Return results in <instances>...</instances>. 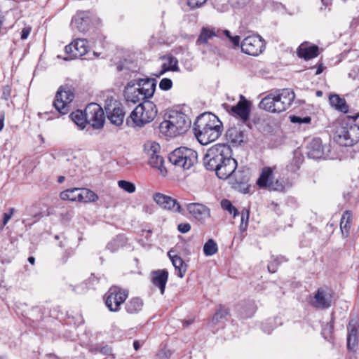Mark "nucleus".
Listing matches in <instances>:
<instances>
[{
	"mask_svg": "<svg viewBox=\"0 0 359 359\" xmlns=\"http://www.w3.org/2000/svg\"><path fill=\"white\" fill-rule=\"evenodd\" d=\"M231 151L226 144L211 147L203 157L204 166L208 170L215 171L219 179H227L237 168V161L232 158Z\"/></svg>",
	"mask_w": 359,
	"mask_h": 359,
	"instance_id": "obj_1",
	"label": "nucleus"
},
{
	"mask_svg": "<svg viewBox=\"0 0 359 359\" xmlns=\"http://www.w3.org/2000/svg\"><path fill=\"white\" fill-rule=\"evenodd\" d=\"M223 126L221 121L212 113H204L194 123V133L198 142L206 145L221 135Z\"/></svg>",
	"mask_w": 359,
	"mask_h": 359,
	"instance_id": "obj_2",
	"label": "nucleus"
},
{
	"mask_svg": "<svg viewBox=\"0 0 359 359\" xmlns=\"http://www.w3.org/2000/svg\"><path fill=\"white\" fill-rule=\"evenodd\" d=\"M294 98L295 94L292 90L279 89L262 98L259 107L270 113H281L290 108Z\"/></svg>",
	"mask_w": 359,
	"mask_h": 359,
	"instance_id": "obj_3",
	"label": "nucleus"
},
{
	"mask_svg": "<svg viewBox=\"0 0 359 359\" xmlns=\"http://www.w3.org/2000/svg\"><path fill=\"white\" fill-rule=\"evenodd\" d=\"M355 121L348 118L334 123L333 138L337 144L351 147L359 141V126Z\"/></svg>",
	"mask_w": 359,
	"mask_h": 359,
	"instance_id": "obj_4",
	"label": "nucleus"
},
{
	"mask_svg": "<svg viewBox=\"0 0 359 359\" xmlns=\"http://www.w3.org/2000/svg\"><path fill=\"white\" fill-rule=\"evenodd\" d=\"M191 126L189 116L178 111H170L165 119L161 123L159 129L161 133L168 137H175L185 133Z\"/></svg>",
	"mask_w": 359,
	"mask_h": 359,
	"instance_id": "obj_5",
	"label": "nucleus"
},
{
	"mask_svg": "<svg viewBox=\"0 0 359 359\" xmlns=\"http://www.w3.org/2000/svg\"><path fill=\"white\" fill-rule=\"evenodd\" d=\"M157 114L156 105L149 101L138 104L126 118V124L133 128H142L151 122Z\"/></svg>",
	"mask_w": 359,
	"mask_h": 359,
	"instance_id": "obj_6",
	"label": "nucleus"
},
{
	"mask_svg": "<svg viewBox=\"0 0 359 359\" xmlns=\"http://www.w3.org/2000/svg\"><path fill=\"white\" fill-rule=\"evenodd\" d=\"M170 162L183 170H189L198 161L196 151L188 147H179L172 151L168 156Z\"/></svg>",
	"mask_w": 359,
	"mask_h": 359,
	"instance_id": "obj_7",
	"label": "nucleus"
},
{
	"mask_svg": "<svg viewBox=\"0 0 359 359\" xmlns=\"http://www.w3.org/2000/svg\"><path fill=\"white\" fill-rule=\"evenodd\" d=\"M74 99V94L69 86H60L55 94L53 104L60 114H67Z\"/></svg>",
	"mask_w": 359,
	"mask_h": 359,
	"instance_id": "obj_8",
	"label": "nucleus"
},
{
	"mask_svg": "<svg viewBox=\"0 0 359 359\" xmlns=\"http://www.w3.org/2000/svg\"><path fill=\"white\" fill-rule=\"evenodd\" d=\"M128 292L117 286L111 287L105 294V305L111 312H117L126 300Z\"/></svg>",
	"mask_w": 359,
	"mask_h": 359,
	"instance_id": "obj_9",
	"label": "nucleus"
},
{
	"mask_svg": "<svg viewBox=\"0 0 359 359\" xmlns=\"http://www.w3.org/2000/svg\"><path fill=\"white\" fill-rule=\"evenodd\" d=\"M257 184L259 188H267L271 191H283L285 189L283 180L274 181L273 170L270 167H264L262 170L260 176L257 180Z\"/></svg>",
	"mask_w": 359,
	"mask_h": 359,
	"instance_id": "obj_10",
	"label": "nucleus"
},
{
	"mask_svg": "<svg viewBox=\"0 0 359 359\" xmlns=\"http://www.w3.org/2000/svg\"><path fill=\"white\" fill-rule=\"evenodd\" d=\"M242 51L248 55L257 56L265 48V41L259 35L252 34L246 36L241 44Z\"/></svg>",
	"mask_w": 359,
	"mask_h": 359,
	"instance_id": "obj_11",
	"label": "nucleus"
},
{
	"mask_svg": "<svg viewBox=\"0 0 359 359\" xmlns=\"http://www.w3.org/2000/svg\"><path fill=\"white\" fill-rule=\"evenodd\" d=\"M104 109L108 119L112 124L116 126H120L123 124L126 112L118 101L112 99L107 100Z\"/></svg>",
	"mask_w": 359,
	"mask_h": 359,
	"instance_id": "obj_12",
	"label": "nucleus"
},
{
	"mask_svg": "<svg viewBox=\"0 0 359 359\" xmlns=\"http://www.w3.org/2000/svg\"><path fill=\"white\" fill-rule=\"evenodd\" d=\"M85 113L88 123L94 128L100 129L103 127L104 113L102 108L98 104L92 102L88 104L85 109Z\"/></svg>",
	"mask_w": 359,
	"mask_h": 359,
	"instance_id": "obj_13",
	"label": "nucleus"
},
{
	"mask_svg": "<svg viewBox=\"0 0 359 359\" xmlns=\"http://www.w3.org/2000/svg\"><path fill=\"white\" fill-rule=\"evenodd\" d=\"M153 199L161 208L173 213L184 215V210L180 203L171 196L161 193H155Z\"/></svg>",
	"mask_w": 359,
	"mask_h": 359,
	"instance_id": "obj_14",
	"label": "nucleus"
},
{
	"mask_svg": "<svg viewBox=\"0 0 359 359\" xmlns=\"http://www.w3.org/2000/svg\"><path fill=\"white\" fill-rule=\"evenodd\" d=\"M93 14L88 11L77 12L72 20V26L80 32H86L93 23Z\"/></svg>",
	"mask_w": 359,
	"mask_h": 359,
	"instance_id": "obj_15",
	"label": "nucleus"
},
{
	"mask_svg": "<svg viewBox=\"0 0 359 359\" xmlns=\"http://www.w3.org/2000/svg\"><path fill=\"white\" fill-rule=\"evenodd\" d=\"M65 53L69 55L65 60H70L84 55L88 51V42L85 39H76L65 48Z\"/></svg>",
	"mask_w": 359,
	"mask_h": 359,
	"instance_id": "obj_16",
	"label": "nucleus"
},
{
	"mask_svg": "<svg viewBox=\"0 0 359 359\" xmlns=\"http://www.w3.org/2000/svg\"><path fill=\"white\" fill-rule=\"evenodd\" d=\"M189 213L197 221L204 223L210 217V210L202 203H191L187 205Z\"/></svg>",
	"mask_w": 359,
	"mask_h": 359,
	"instance_id": "obj_17",
	"label": "nucleus"
},
{
	"mask_svg": "<svg viewBox=\"0 0 359 359\" xmlns=\"http://www.w3.org/2000/svg\"><path fill=\"white\" fill-rule=\"evenodd\" d=\"M359 319L352 318L347 325V348L355 351L358 344Z\"/></svg>",
	"mask_w": 359,
	"mask_h": 359,
	"instance_id": "obj_18",
	"label": "nucleus"
},
{
	"mask_svg": "<svg viewBox=\"0 0 359 359\" xmlns=\"http://www.w3.org/2000/svg\"><path fill=\"white\" fill-rule=\"evenodd\" d=\"M124 96L127 102L137 103L146 100L135 81H130L125 88Z\"/></svg>",
	"mask_w": 359,
	"mask_h": 359,
	"instance_id": "obj_19",
	"label": "nucleus"
},
{
	"mask_svg": "<svg viewBox=\"0 0 359 359\" xmlns=\"http://www.w3.org/2000/svg\"><path fill=\"white\" fill-rule=\"evenodd\" d=\"M307 156L310 158L318 159L325 158V151H330L329 146H323L319 138L313 139L307 145Z\"/></svg>",
	"mask_w": 359,
	"mask_h": 359,
	"instance_id": "obj_20",
	"label": "nucleus"
},
{
	"mask_svg": "<svg viewBox=\"0 0 359 359\" xmlns=\"http://www.w3.org/2000/svg\"><path fill=\"white\" fill-rule=\"evenodd\" d=\"M331 295L325 290L320 288L313 297L312 305L320 309H327L331 306Z\"/></svg>",
	"mask_w": 359,
	"mask_h": 359,
	"instance_id": "obj_21",
	"label": "nucleus"
},
{
	"mask_svg": "<svg viewBox=\"0 0 359 359\" xmlns=\"http://www.w3.org/2000/svg\"><path fill=\"white\" fill-rule=\"evenodd\" d=\"M250 103L241 95V100L231 108V111L238 116L244 122L249 118Z\"/></svg>",
	"mask_w": 359,
	"mask_h": 359,
	"instance_id": "obj_22",
	"label": "nucleus"
},
{
	"mask_svg": "<svg viewBox=\"0 0 359 359\" xmlns=\"http://www.w3.org/2000/svg\"><path fill=\"white\" fill-rule=\"evenodd\" d=\"M146 99L153 96L156 89V80L154 79H140L135 81Z\"/></svg>",
	"mask_w": 359,
	"mask_h": 359,
	"instance_id": "obj_23",
	"label": "nucleus"
},
{
	"mask_svg": "<svg viewBox=\"0 0 359 359\" xmlns=\"http://www.w3.org/2000/svg\"><path fill=\"white\" fill-rule=\"evenodd\" d=\"M168 278V273L165 270H158L152 273V283L158 287L162 294L165 292Z\"/></svg>",
	"mask_w": 359,
	"mask_h": 359,
	"instance_id": "obj_24",
	"label": "nucleus"
},
{
	"mask_svg": "<svg viewBox=\"0 0 359 359\" xmlns=\"http://www.w3.org/2000/svg\"><path fill=\"white\" fill-rule=\"evenodd\" d=\"M298 55L305 60H310L316 57L318 55V47L317 46H310L302 44L297 50Z\"/></svg>",
	"mask_w": 359,
	"mask_h": 359,
	"instance_id": "obj_25",
	"label": "nucleus"
},
{
	"mask_svg": "<svg viewBox=\"0 0 359 359\" xmlns=\"http://www.w3.org/2000/svg\"><path fill=\"white\" fill-rule=\"evenodd\" d=\"M143 305L142 299L139 297H133L126 303L125 309L129 314H137L142 310Z\"/></svg>",
	"mask_w": 359,
	"mask_h": 359,
	"instance_id": "obj_26",
	"label": "nucleus"
},
{
	"mask_svg": "<svg viewBox=\"0 0 359 359\" xmlns=\"http://www.w3.org/2000/svg\"><path fill=\"white\" fill-rule=\"evenodd\" d=\"M165 62L162 65L161 70L158 76L163 75L168 71L178 72L180 70L178 60L175 57L169 55L165 57Z\"/></svg>",
	"mask_w": 359,
	"mask_h": 359,
	"instance_id": "obj_27",
	"label": "nucleus"
},
{
	"mask_svg": "<svg viewBox=\"0 0 359 359\" xmlns=\"http://www.w3.org/2000/svg\"><path fill=\"white\" fill-rule=\"evenodd\" d=\"M168 255L172 261L177 276L180 278H183L187 271V264L183 259L178 255H171V252H168Z\"/></svg>",
	"mask_w": 359,
	"mask_h": 359,
	"instance_id": "obj_28",
	"label": "nucleus"
},
{
	"mask_svg": "<svg viewBox=\"0 0 359 359\" xmlns=\"http://www.w3.org/2000/svg\"><path fill=\"white\" fill-rule=\"evenodd\" d=\"M226 137L230 142L235 144H241L244 142L245 135L243 131L236 127H232L226 131Z\"/></svg>",
	"mask_w": 359,
	"mask_h": 359,
	"instance_id": "obj_29",
	"label": "nucleus"
},
{
	"mask_svg": "<svg viewBox=\"0 0 359 359\" xmlns=\"http://www.w3.org/2000/svg\"><path fill=\"white\" fill-rule=\"evenodd\" d=\"M98 200V196L92 190L86 188H80L79 202L92 203Z\"/></svg>",
	"mask_w": 359,
	"mask_h": 359,
	"instance_id": "obj_30",
	"label": "nucleus"
},
{
	"mask_svg": "<svg viewBox=\"0 0 359 359\" xmlns=\"http://www.w3.org/2000/svg\"><path fill=\"white\" fill-rule=\"evenodd\" d=\"M69 117L81 130H83L86 127V123H88L86 113L81 110H76L71 113Z\"/></svg>",
	"mask_w": 359,
	"mask_h": 359,
	"instance_id": "obj_31",
	"label": "nucleus"
},
{
	"mask_svg": "<svg viewBox=\"0 0 359 359\" xmlns=\"http://www.w3.org/2000/svg\"><path fill=\"white\" fill-rule=\"evenodd\" d=\"M148 163L151 167L157 169L162 176L166 175L167 170L164 166V159L162 156L158 154L155 157H151V160H148Z\"/></svg>",
	"mask_w": 359,
	"mask_h": 359,
	"instance_id": "obj_32",
	"label": "nucleus"
},
{
	"mask_svg": "<svg viewBox=\"0 0 359 359\" xmlns=\"http://www.w3.org/2000/svg\"><path fill=\"white\" fill-rule=\"evenodd\" d=\"M330 104L337 109L346 113L348 111V106L346 104L344 99L341 98L337 95H332L329 97Z\"/></svg>",
	"mask_w": 359,
	"mask_h": 359,
	"instance_id": "obj_33",
	"label": "nucleus"
},
{
	"mask_svg": "<svg viewBox=\"0 0 359 359\" xmlns=\"http://www.w3.org/2000/svg\"><path fill=\"white\" fill-rule=\"evenodd\" d=\"M160 149V145L155 142L149 141L144 145V151L147 156L148 160H151V157H155L158 155Z\"/></svg>",
	"mask_w": 359,
	"mask_h": 359,
	"instance_id": "obj_34",
	"label": "nucleus"
},
{
	"mask_svg": "<svg viewBox=\"0 0 359 359\" xmlns=\"http://www.w3.org/2000/svg\"><path fill=\"white\" fill-rule=\"evenodd\" d=\"M351 221V213L350 211H345L341 218L340 222V229L341 231L342 234L347 237L349 233L350 229V222Z\"/></svg>",
	"mask_w": 359,
	"mask_h": 359,
	"instance_id": "obj_35",
	"label": "nucleus"
},
{
	"mask_svg": "<svg viewBox=\"0 0 359 359\" xmlns=\"http://www.w3.org/2000/svg\"><path fill=\"white\" fill-rule=\"evenodd\" d=\"M80 188L67 189L60 193V198L62 200L79 201Z\"/></svg>",
	"mask_w": 359,
	"mask_h": 359,
	"instance_id": "obj_36",
	"label": "nucleus"
},
{
	"mask_svg": "<svg viewBox=\"0 0 359 359\" xmlns=\"http://www.w3.org/2000/svg\"><path fill=\"white\" fill-rule=\"evenodd\" d=\"M218 250L217 244L213 239H209L203 246V252L206 256H212Z\"/></svg>",
	"mask_w": 359,
	"mask_h": 359,
	"instance_id": "obj_37",
	"label": "nucleus"
},
{
	"mask_svg": "<svg viewBox=\"0 0 359 359\" xmlns=\"http://www.w3.org/2000/svg\"><path fill=\"white\" fill-rule=\"evenodd\" d=\"M234 170L233 172L229 176L233 177L235 179V181L237 184H245L248 182L249 176L248 174L243 170Z\"/></svg>",
	"mask_w": 359,
	"mask_h": 359,
	"instance_id": "obj_38",
	"label": "nucleus"
},
{
	"mask_svg": "<svg viewBox=\"0 0 359 359\" xmlns=\"http://www.w3.org/2000/svg\"><path fill=\"white\" fill-rule=\"evenodd\" d=\"M214 35L215 33L213 31L203 28L196 42L198 44L205 43L208 39H211Z\"/></svg>",
	"mask_w": 359,
	"mask_h": 359,
	"instance_id": "obj_39",
	"label": "nucleus"
},
{
	"mask_svg": "<svg viewBox=\"0 0 359 359\" xmlns=\"http://www.w3.org/2000/svg\"><path fill=\"white\" fill-rule=\"evenodd\" d=\"M271 259L272 260L268 265V270L271 273H275L277 271V267L278 264H280L283 262L287 261V259L282 256L276 257L273 256Z\"/></svg>",
	"mask_w": 359,
	"mask_h": 359,
	"instance_id": "obj_40",
	"label": "nucleus"
},
{
	"mask_svg": "<svg viewBox=\"0 0 359 359\" xmlns=\"http://www.w3.org/2000/svg\"><path fill=\"white\" fill-rule=\"evenodd\" d=\"M222 208L228 211L230 214H233V217L238 215V210L232 205L231 202L227 199H223L221 201Z\"/></svg>",
	"mask_w": 359,
	"mask_h": 359,
	"instance_id": "obj_41",
	"label": "nucleus"
},
{
	"mask_svg": "<svg viewBox=\"0 0 359 359\" xmlns=\"http://www.w3.org/2000/svg\"><path fill=\"white\" fill-rule=\"evenodd\" d=\"M118 185L121 189L129 194H133L136 190L135 184L126 180H119Z\"/></svg>",
	"mask_w": 359,
	"mask_h": 359,
	"instance_id": "obj_42",
	"label": "nucleus"
},
{
	"mask_svg": "<svg viewBox=\"0 0 359 359\" xmlns=\"http://www.w3.org/2000/svg\"><path fill=\"white\" fill-rule=\"evenodd\" d=\"M229 312L224 307L220 306L218 311L212 317V322L214 323H218L221 319L225 318L228 315Z\"/></svg>",
	"mask_w": 359,
	"mask_h": 359,
	"instance_id": "obj_43",
	"label": "nucleus"
},
{
	"mask_svg": "<svg viewBox=\"0 0 359 359\" xmlns=\"http://www.w3.org/2000/svg\"><path fill=\"white\" fill-rule=\"evenodd\" d=\"M290 121L294 123L309 124L311 123V118L309 116L300 117L297 116H290Z\"/></svg>",
	"mask_w": 359,
	"mask_h": 359,
	"instance_id": "obj_44",
	"label": "nucleus"
},
{
	"mask_svg": "<svg viewBox=\"0 0 359 359\" xmlns=\"http://www.w3.org/2000/svg\"><path fill=\"white\" fill-rule=\"evenodd\" d=\"M249 218V211L248 210H243L241 213V224L240 226L241 231L246 230L248 227V222Z\"/></svg>",
	"mask_w": 359,
	"mask_h": 359,
	"instance_id": "obj_45",
	"label": "nucleus"
},
{
	"mask_svg": "<svg viewBox=\"0 0 359 359\" xmlns=\"http://www.w3.org/2000/svg\"><path fill=\"white\" fill-rule=\"evenodd\" d=\"M214 8L220 13H225L229 11V4L216 1L214 4Z\"/></svg>",
	"mask_w": 359,
	"mask_h": 359,
	"instance_id": "obj_46",
	"label": "nucleus"
},
{
	"mask_svg": "<svg viewBox=\"0 0 359 359\" xmlns=\"http://www.w3.org/2000/svg\"><path fill=\"white\" fill-rule=\"evenodd\" d=\"M208 0H187V6L194 10L202 6Z\"/></svg>",
	"mask_w": 359,
	"mask_h": 359,
	"instance_id": "obj_47",
	"label": "nucleus"
},
{
	"mask_svg": "<svg viewBox=\"0 0 359 359\" xmlns=\"http://www.w3.org/2000/svg\"><path fill=\"white\" fill-rule=\"evenodd\" d=\"M224 34L229 38L230 41L233 44L234 46L238 47L240 44V37L239 36H232L231 32L229 30H224Z\"/></svg>",
	"mask_w": 359,
	"mask_h": 359,
	"instance_id": "obj_48",
	"label": "nucleus"
},
{
	"mask_svg": "<svg viewBox=\"0 0 359 359\" xmlns=\"http://www.w3.org/2000/svg\"><path fill=\"white\" fill-rule=\"evenodd\" d=\"M172 86V81L171 79L168 78H164L161 79L159 83V88L163 90H168Z\"/></svg>",
	"mask_w": 359,
	"mask_h": 359,
	"instance_id": "obj_49",
	"label": "nucleus"
},
{
	"mask_svg": "<svg viewBox=\"0 0 359 359\" xmlns=\"http://www.w3.org/2000/svg\"><path fill=\"white\" fill-rule=\"evenodd\" d=\"M250 0H229V4L234 8H242L247 5Z\"/></svg>",
	"mask_w": 359,
	"mask_h": 359,
	"instance_id": "obj_50",
	"label": "nucleus"
},
{
	"mask_svg": "<svg viewBox=\"0 0 359 359\" xmlns=\"http://www.w3.org/2000/svg\"><path fill=\"white\" fill-rule=\"evenodd\" d=\"M273 320H268L267 321H266L265 323H264L262 324V330L264 332H266L268 334H270L271 332L273 330Z\"/></svg>",
	"mask_w": 359,
	"mask_h": 359,
	"instance_id": "obj_51",
	"label": "nucleus"
},
{
	"mask_svg": "<svg viewBox=\"0 0 359 359\" xmlns=\"http://www.w3.org/2000/svg\"><path fill=\"white\" fill-rule=\"evenodd\" d=\"M14 211H15V209L13 208H11L9 209V212L4 213V218H3V221H2L3 226H4L7 224L8 221L11 219Z\"/></svg>",
	"mask_w": 359,
	"mask_h": 359,
	"instance_id": "obj_52",
	"label": "nucleus"
},
{
	"mask_svg": "<svg viewBox=\"0 0 359 359\" xmlns=\"http://www.w3.org/2000/svg\"><path fill=\"white\" fill-rule=\"evenodd\" d=\"M177 229L182 233L189 232L191 229V225L189 223H181L177 226Z\"/></svg>",
	"mask_w": 359,
	"mask_h": 359,
	"instance_id": "obj_53",
	"label": "nucleus"
},
{
	"mask_svg": "<svg viewBox=\"0 0 359 359\" xmlns=\"http://www.w3.org/2000/svg\"><path fill=\"white\" fill-rule=\"evenodd\" d=\"M334 330V325L332 323L327 324L323 330V334L325 336V338H327V336L325 334H331Z\"/></svg>",
	"mask_w": 359,
	"mask_h": 359,
	"instance_id": "obj_54",
	"label": "nucleus"
},
{
	"mask_svg": "<svg viewBox=\"0 0 359 359\" xmlns=\"http://www.w3.org/2000/svg\"><path fill=\"white\" fill-rule=\"evenodd\" d=\"M100 353L105 355H112V348L111 346L106 345L100 348Z\"/></svg>",
	"mask_w": 359,
	"mask_h": 359,
	"instance_id": "obj_55",
	"label": "nucleus"
},
{
	"mask_svg": "<svg viewBox=\"0 0 359 359\" xmlns=\"http://www.w3.org/2000/svg\"><path fill=\"white\" fill-rule=\"evenodd\" d=\"M73 290L78 294H82L86 291L87 287L85 283H82L80 285L74 287Z\"/></svg>",
	"mask_w": 359,
	"mask_h": 359,
	"instance_id": "obj_56",
	"label": "nucleus"
},
{
	"mask_svg": "<svg viewBox=\"0 0 359 359\" xmlns=\"http://www.w3.org/2000/svg\"><path fill=\"white\" fill-rule=\"evenodd\" d=\"M31 29L30 28H24L22 30L21 33V39L25 40L27 39L28 36L30 34Z\"/></svg>",
	"mask_w": 359,
	"mask_h": 359,
	"instance_id": "obj_57",
	"label": "nucleus"
},
{
	"mask_svg": "<svg viewBox=\"0 0 359 359\" xmlns=\"http://www.w3.org/2000/svg\"><path fill=\"white\" fill-rule=\"evenodd\" d=\"M323 69H324V67L323 66V65H320L317 68L316 74L318 75V74H321L323 72Z\"/></svg>",
	"mask_w": 359,
	"mask_h": 359,
	"instance_id": "obj_58",
	"label": "nucleus"
},
{
	"mask_svg": "<svg viewBox=\"0 0 359 359\" xmlns=\"http://www.w3.org/2000/svg\"><path fill=\"white\" fill-rule=\"evenodd\" d=\"M3 95L5 97V98L7 99L8 97L10 95V89L8 88H5L4 90Z\"/></svg>",
	"mask_w": 359,
	"mask_h": 359,
	"instance_id": "obj_59",
	"label": "nucleus"
},
{
	"mask_svg": "<svg viewBox=\"0 0 359 359\" xmlns=\"http://www.w3.org/2000/svg\"><path fill=\"white\" fill-rule=\"evenodd\" d=\"M4 115L2 114L0 118V131L3 129L4 126Z\"/></svg>",
	"mask_w": 359,
	"mask_h": 359,
	"instance_id": "obj_60",
	"label": "nucleus"
},
{
	"mask_svg": "<svg viewBox=\"0 0 359 359\" xmlns=\"http://www.w3.org/2000/svg\"><path fill=\"white\" fill-rule=\"evenodd\" d=\"M133 347L135 350H138L140 348V343L138 341H135L133 342Z\"/></svg>",
	"mask_w": 359,
	"mask_h": 359,
	"instance_id": "obj_61",
	"label": "nucleus"
},
{
	"mask_svg": "<svg viewBox=\"0 0 359 359\" xmlns=\"http://www.w3.org/2000/svg\"><path fill=\"white\" fill-rule=\"evenodd\" d=\"M107 248L111 250L112 252H114V251H115L116 250V248H113V243H108V245H107Z\"/></svg>",
	"mask_w": 359,
	"mask_h": 359,
	"instance_id": "obj_62",
	"label": "nucleus"
},
{
	"mask_svg": "<svg viewBox=\"0 0 359 359\" xmlns=\"http://www.w3.org/2000/svg\"><path fill=\"white\" fill-rule=\"evenodd\" d=\"M193 323V320H185L183 323L185 326H189V325L192 324Z\"/></svg>",
	"mask_w": 359,
	"mask_h": 359,
	"instance_id": "obj_63",
	"label": "nucleus"
},
{
	"mask_svg": "<svg viewBox=\"0 0 359 359\" xmlns=\"http://www.w3.org/2000/svg\"><path fill=\"white\" fill-rule=\"evenodd\" d=\"M28 261H29V262L31 264H34V262H35V259H34V257H29L28 258Z\"/></svg>",
	"mask_w": 359,
	"mask_h": 359,
	"instance_id": "obj_64",
	"label": "nucleus"
}]
</instances>
